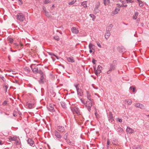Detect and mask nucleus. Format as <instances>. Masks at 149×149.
I'll return each mask as SVG.
<instances>
[{
    "label": "nucleus",
    "instance_id": "38",
    "mask_svg": "<svg viewBox=\"0 0 149 149\" xmlns=\"http://www.w3.org/2000/svg\"><path fill=\"white\" fill-rule=\"evenodd\" d=\"M68 135V133H66L65 134V136H64V139L65 140H66L67 139Z\"/></svg>",
    "mask_w": 149,
    "mask_h": 149
},
{
    "label": "nucleus",
    "instance_id": "26",
    "mask_svg": "<svg viewBox=\"0 0 149 149\" xmlns=\"http://www.w3.org/2000/svg\"><path fill=\"white\" fill-rule=\"evenodd\" d=\"M138 15V12H136L134 14L133 16V19H136L137 18V17Z\"/></svg>",
    "mask_w": 149,
    "mask_h": 149
},
{
    "label": "nucleus",
    "instance_id": "57",
    "mask_svg": "<svg viewBox=\"0 0 149 149\" xmlns=\"http://www.w3.org/2000/svg\"><path fill=\"white\" fill-rule=\"evenodd\" d=\"M13 116H17V114L16 112L14 113H13Z\"/></svg>",
    "mask_w": 149,
    "mask_h": 149
},
{
    "label": "nucleus",
    "instance_id": "56",
    "mask_svg": "<svg viewBox=\"0 0 149 149\" xmlns=\"http://www.w3.org/2000/svg\"><path fill=\"white\" fill-rule=\"evenodd\" d=\"M140 21V18H138L136 20L137 22V24L138 25V22H139Z\"/></svg>",
    "mask_w": 149,
    "mask_h": 149
},
{
    "label": "nucleus",
    "instance_id": "33",
    "mask_svg": "<svg viewBox=\"0 0 149 149\" xmlns=\"http://www.w3.org/2000/svg\"><path fill=\"white\" fill-rule=\"evenodd\" d=\"M24 69H25V70L27 72H30V70L29 68L27 67H25Z\"/></svg>",
    "mask_w": 149,
    "mask_h": 149
},
{
    "label": "nucleus",
    "instance_id": "42",
    "mask_svg": "<svg viewBox=\"0 0 149 149\" xmlns=\"http://www.w3.org/2000/svg\"><path fill=\"white\" fill-rule=\"evenodd\" d=\"M9 40L11 43H12L13 42V38H9Z\"/></svg>",
    "mask_w": 149,
    "mask_h": 149
},
{
    "label": "nucleus",
    "instance_id": "23",
    "mask_svg": "<svg viewBox=\"0 0 149 149\" xmlns=\"http://www.w3.org/2000/svg\"><path fill=\"white\" fill-rule=\"evenodd\" d=\"M110 36V31H107V32L105 33V38L107 40Z\"/></svg>",
    "mask_w": 149,
    "mask_h": 149
},
{
    "label": "nucleus",
    "instance_id": "48",
    "mask_svg": "<svg viewBox=\"0 0 149 149\" xmlns=\"http://www.w3.org/2000/svg\"><path fill=\"white\" fill-rule=\"evenodd\" d=\"M77 93L78 95H79L80 96H82V93H81L80 92H79V91L77 92Z\"/></svg>",
    "mask_w": 149,
    "mask_h": 149
},
{
    "label": "nucleus",
    "instance_id": "18",
    "mask_svg": "<svg viewBox=\"0 0 149 149\" xmlns=\"http://www.w3.org/2000/svg\"><path fill=\"white\" fill-rule=\"evenodd\" d=\"M108 117L109 118V120L110 121L112 122L113 120V118L111 112H109Z\"/></svg>",
    "mask_w": 149,
    "mask_h": 149
},
{
    "label": "nucleus",
    "instance_id": "7",
    "mask_svg": "<svg viewBox=\"0 0 149 149\" xmlns=\"http://www.w3.org/2000/svg\"><path fill=\"white\" fill-rule=\"evenodd\" d=\"M27 142L31 146L33 147L35 146L34 141L31 138H29L27 140Z\"/></svg>",
    "mask_w": 149,
    "mask_h": 149
},
{
    "label": "nucleus",
    "instance_id": "16",
    "mask_svg": "<svg viewBox=\"0 0 149 149\" xmlns=\"http://www.w3.org/2000/svg\"><path fill=\"white\" fill-rule=\"evenodd\" d=\"M126 132L127 133L132 134L134 132V130L129 127H127L126 129Z\"/></svg>",
    "mask_w": 149,
    "mask_h": 149
},
{
    "label": "nucleus",
    "instance_id": "15",
    "mask_svg": "<svg viewBox=\"0 0 149 149\" xmlns=\"http://www.w3.org/2000/svg\"><path fill=\"white\" fill-rule=\"evenodd\" d=\"M134 1H122V4L120 6V7L121 6H124V7H127V5L126 4H124V3H125L126 2H127V3H132Z\"/></svg>",
    "mask_w": 149,
    "mask_h": 149
},
{
    "label": "nucleus",
    "instance_id": "1",
    "mask_svg": "<svg viewBox=\"0 0 149 149\" xmlns=\"http://www.w3.org/2000/svg\"><path fill=\"white\" fill-rule=\"evenodd\" d=\"M117 64V62L116 61H113L112 63L110 64V66L109 68V70L107 72L108 74H110L111 72L115 70Z\"/></svg>",
    "mask_w": 149,
    "mask_h": 149
},
{
    "label": "nucleus",
    "instance_id": "58",
    "mask_svg": "<svg viewBox=\"0 0 149 149\" xmlns=\"http://www.w3.org/2000/svg\"><path fill=\"white\" fill-rule=\"evenodd\" d=\"M76 89L77 92L79 91V90L81 91V89L79 88V87L78 88H76Z\"/></svg>",
    "mask_w": 149,
    "mask_h": 149
},
{
    "label": "nucleus",
    "instance_id": "55",
    "mask_svg": "<svg viewBox=\"0 0 149 149\" xmlns=\"http://www.w3.org/2000/svg\"><path fill=\"white\" fill-rule=\"evenodd\" d=\"M14 47H18L19 46V45L17 44V43H14Z\"/></svg>",
    "mask_w": 149,
    "mask_h": 149
},
{
    "label": "nucleus",
    "instance_id": "13",
    "mask_svg": "<svg viewBox=\"0 0 149 149\" xmlns=\"http://www.w3.org/2000/svg\"><path fill=\"white\" fill-rule=\"evenodd\" d=\"M54 107V105L53 104H50L49 105L48 108L50 111L54 112L55 111Z\"/></svg>",
    "mask_w": 149,
    "mask_h": 149
},
{
    "label": "nucleus",
    "instance_id": "6",
    "mask_svg": "<svg viewBox=\"0 0 149 149\" xmlns=\"http://www.w3.org/2000/svg\"><path fill=\"white\" fill-rule=\"evenodd\" d=\"M71 111L74 114L76 113L78 115H79L80 114L79 109L77 107H74L72 108Z\"/></svg>",
    "mask_w": 149,
    "mask_h": 149
},
{
    "label": "nucleus",
    "instance_id": "27",
    "mask_svg": "<svg viewBox=\"0 0 149 149\" xmlns=\"http://www.w3.org/2000/svg\"><path fill=\"white\" fill-rule=\"evenodd\" d=\"M61 106L63 108H65L66 107V104H65V102H61Z\"/></svg>",
    "mask_w": 149,
    "mask_h": 149
},
{
    "label": "nucleus",
    "instance_id": "39",
    "mask_svg": "<svg viewBox=\"0 0 149 149\" xmlns=\"http://www.w3.org/2000/svg\"><path fill=\"white\" fill-rule=\"evenodd\" d=\"M54 38L55 40L57 41H58L60 39L59 37L57 36H55L54 37Z\"/></svg>",
    "mask_w": 149,
    "mask_h": 149
},
{
    "label": "nucleus",
    "instance_id": "28",
    "mask_svg": "<svg viewBox=\"0 0 149 149\" xmlns=\"http://www.w3.org/2000/svg\"><path fill=\"white\" fill-rule=\"evenodd\" d=\"M103 3L104 5L106 6L108 5L109 3V1H103Z\"/></svg>",
    "mask_w": 149,
    "mask_h": 149
},
{
    "label": "nucleus",
    "instance_id": "59",
    "mask_svg": "<svg viewBox=\"0 0 149 149\" xmlns=\"http://www.w3.org/2000/svg\"><path fill=\"white\" fill-rule=\"evenodd\" d=\"M3 144V141L0 140V145H2Z\"/></svg>",
    "mask_w": 149,
    "mask_h": 149
},
{
    "label": "nucleus",
    "instance_id": "20",
    "mask_svg": "<svg viewBox=\"0 0 149 149\" xmlns=\"http://www.w3.org/2000/svg\"><path fill=\"white\" fill-rule=\"evenodd\" d=\"M67 60L68 62L70 63H73L75 61L73 58L72 57L68 58Z\"/></svg>",
    "mask_w": 149,
    "mask_h": 149
},
{
    "label": "nucleus",
    "instance_id": "3",
    "mask_svg": "<svg viewBox=\"0 0 149 149\" xmlns=\"http://www.w3.org/2000/svg\"><path fill=\"white\" fill-rule=\"evenodd\" d=\"M102 69V67L100 65H98L97 70H96L95 67H94L95 74L97 76H98L100 73L101 72Z\"/></svg>",
    "mask_w": 149,
    "mask_h": 149
},
{
    "label": "nucleus",
    "instance_id": "41",
    "mask_svg": "<svg viewBox=\"0 0 149 149\" xmlns=\"http://www.w3.org/2000/svg\"><path fill=\"white\" fill-rule=\"evenodd\" d=\"M47 53H48V54L50 55V56H55V54H54L53 53H52V52H47Z\"/></svg>",
    "mask_w": 149,
    "mask_h": 149
},
{
    "label": "nucleus",
    "instance_id": "52",
    "mask_svg": "<svg viewBox=\"0 0 149 149\" xmlns=\"http://www.w3.org/2000/svg\"><path fill=\"white\" fill-rule=\"evenodd\" d=\"M23 1H18V3L19 5H22L23 3Z\"/></svg>",
    "mask_w": 149,
    "mask_h": 149
},
{
    "label": "nucleus",
    "instance_id": "9",
    "mask_svg": "<svg viewBox=\"0 0 149 149\" xmlns=\"http://www.w3.org/2000/svg\"><path fill=\"white\" fill-rule=\"evenodd\" d=\"M120 8H116L115 10L113 11H112L111 13V15L112 16H113L114 15L117 14L119 11H120Z\"/></svg>",
    "mask_w": 149,
    "mask_h": 149
},
{
    "label": "nucleus",
    "instance_id": "30",
    "mask_svg": "<svg viewBox=\"0 0 149 149\" xmlns=\"http://www.w3.org/2000/svg\"><path fill=\"white\" fill-rule=\"evenodd\" d=\"M81 5L85 8H86L87 7L86 5V1H84L82 3Z\"/></svg>",
    "mask_w": 149,
    "mask_h": 149
},
{
    "label": "nucleus",
    "instance_id": "54",
    "mask_svg": "<svg viewBox=\"0 0 149 149\" xmlns=\"http://www.w3.org/2000/svg\"><path fill=\"white\" fill-rule=\"evenodd\" d=\"M96 61V60H95L94 59H93L92 61V62L93 64H95V62Z\"/></svg>",
    "mask_w": 149,
    "mask_h": 149
},
{
    "label": "nucleus",
    "instance_id": "61",
    "mask_svg": "<svg viewBox=\"0 0 149 149\" xmlns=\"http://www.w3.org/2000/svg\"><path fill=\"white\" fill-rule=\"evenodd\" d=\"M117 127H118V126H114V128L116 130V131L117 129Z\"/></svg>",
    "mask_w": 149,
    "mask_h": 149
},
{
    "label": "nucleus",
    "instance_id": "14",
    "mask_svg": "<svg viewBox=\"0 0 149 149\" xmlns=\"http://www.w3.org/2000/svg\"><path fill=\"white\" fill-rule=\"evenodd\" d=\"M135 106L137 108L141 109H144L145 108L144 105L139 103H136L135 104Z\"/></svg>",
    "mask_w": 149,
    "mask_h": 149
},
{
    "label": "nucleus",
    "instance_id": "36",
    "mask_svg": "<svg viewBox=\"0 0 149 149\" xmlns=\"http://www.w3.org/2000/svg\"><path fill=\"white\" fill-rule=\"evenodd\" d=\"M76 1H72L69 2L68 4L69 5H72L74 4L75 2Z\"/></svg>",
    "mask_w": 149,
    "mask_h": 149
},
{
    "label": "nucleus",
    "instance_id": "63",
    "mask_svg": "<svg viewBox=\"0 0 149 149\" xmlns=\"http://www.w3.org/2000/svg\"><path fill=\"white\" fill-rule=\"evenodd\" d=\"M54 56L56 57L57 59H58L59 58L58 56H57L56 55H55V56Z\"/></svg>",
    "mask_w": 149,
    "mask_h": 149
},
{
    "label": "nucleus",
    "instance_id": "25",
    "mask_svg": "<svg viewBox=\"0 0 149 149\" xmlns=\"http://www.w3.org/2000/svg\"><path fill=\"white\" fill-rule=\"evenodd\" d=\"M86 93L87 94V98H88V100H92L91 99V95L90 94H89L88 91H87Z\"/></svg>",
    "mask_w": 149,
    "mask_h": 149
},
{
    "label": "nucleus",
    "instance_id": "49",
    "mask_svg": "<svg viewBox=\"0 0 149 149\" xmlns=\"http://www.w3.org/2000/svg\"><path fill=\"white\" fill-rule=\"evenodd\" d=\"M97 46L100 48H101V45H100V43L99 42H97Z\"/></svg>",
    "mask_w": 149,
    "mask_h": 149
},
{
    "label": "nucleus",
    "instance_id": "43",
    "mask_svg": "<svg viewBox=\"0 0 149 149\" xmlns=\"http://www.w3.org/2000/svg\"><path fill=\"white\" fill-rule=\"evenodd\" d=\"M8 103L7 101L6 100L4 101L3 103V104L4 105H6Z\"/></svg>",
    "mask_w": 149,
    "mask_h": 149
},
{
    "label": "nucleus",
    "instance_id": "10",
    "mask_svg": "<svg viewBox=\"0 0 149 149\" xmlns=\"http://www.w3.org/2000/svg\"><path fill=\"white\" fill-rule=\"evenodd\" d=\"M54 133L55 136L58 140L60 139L62 137L60 133L57 130H55Z\"/></svg>",
    "mask_w": 149,
    "mask_h": 149
},
{
    "label": "nucleus",
    "instance_id": "51",
    "mask_svg": "<svg viewBox=\"0 0 149 149\" xmlns=\"http://www.w3.org/2000/svg\"><path fill=\"white\" fill-rule=\"evenodd\" d=\"M90 16L91 17L93 18L94 17L95 18V16H94V15L93 14H90Z\"/></svg>",
    "mask_w": 149,
    "mask_h": 149
},
{
    "label": "nucleus",
    "instance_id": "44",
    "mask_svg": "<svg viewBox=\"0 0 149 149\" xmlns=\"http://www.w3.org/2000/svg\"><path fill=\"white\" fill-rule=\"evenodd\" d=\"M79 84H74V86L75 87V88H78L79 86Z\"/></svg>",
    "mask_w": 149,
    "mask_h": 149
},
{
    "label": "nucleus",
    "instance_id": "11",
    "mask_svg": "<svg viewBox=\"0 0 149 149\" xmlns=\"http://www.w3.org/2000/svg\"><path fill=\"white\" fill-rule=\"evenodd\" d=\"M45 81V75H42L41 76L40 79L39 81V82L40 84H43Z\"/></svg>",
    "mask_w": 149,
    "mask_h": 149
},
{
    "label": "nucleus",
    "instance_id": "8",
    "mask_svg": "<svg viewBox=\"0 0 149 149\" xmlns=\"http://www.w3.org/2000/svg\"><path fill=\"white\" fill-rule=\"evenodd\" d=\"M57 130L58 132L61 133H63L65 132V128L62 126H58L57 127Z\"/></svg>",
    "mask_w": 149,
    "mask_h": 149
},
{
    "label": "nucleus",
    "instance_id": "62",
    "mask_svg": "<svg viewBox=\"0 0 149 149\" xmlns=\"http://www.w3.org/2000/svg\"><path fill=\"white\" fill-rule=\"evenodd\" d=\"M109 140H107V145H109Z\"/></svg>",
    "mask_w": 149,
    "mask_h": 149
},
{
    "label": "nucleus",
    "instance_id": "31",
    "mask_svg": "<svg viewBox=\"0 0 149 149\" xmlns=\"http://www.w3.org/2000/svg\"><path fill=\"white\" fill-rule=\"evenodd\" d=\"M94 46V45L91 43L89 44V48L90 49H93V47Z\"/></svg>",
    "mask_w": 149,
    "mask_h": 149
},
{
    "label": "nucleus",
    "instance_id": "2",
    "mask_svg": "<svg viewBox=\"0 0 149 149\" xmlns=\"http://www.w3.org/2000/svg\"><path fill=\"white\" fill-rule=\"evenodd\" d=\"M16 18L17 20L22 22L25 19L24 15L21 13H18L16 15Z\"/></svg>",
    "mask_w": 149,
    "mask_h": 149
},
{
    "label": "nucleus",
    "instance_id": "5",
    "mask_svg": "<svg viewBox=\"0 0 149 149\" xmlns=\"http://www.w3.org/2000/svg\"><path fill=\"white\" fill-rule=\"evenodd\" d=\"M30 67L32 71L35 73H38V68L35 64H32L30 66Z\"/></svg>",
    "mask_w": 149,
    "mask_h": 149
},
{
    "label": "nucleus",
    "instance_id": "19",
    "mask_svg": "<svg viewBox=\"0 0 149 149\" xmlns=\"http://www.w3.org/2000/svg\"><path fill=\"white\" fill-rule=\"evenodd\" d=\"M100 6V3L97 2L95 5V6L94 8V10L96 12H98V10H97L98 8Z\"/></svg>",
    "mask_w": 149,
    "mask_h": 149
},
{
    "label": "nucleus",
    "instance_id": "53",
    "mask_svg": "<svg viewBox=\"0 0 149 149\" xmlns=\"http://www.w3.org/2000/svg\"><path fill=\"white\" fill-rule=\"evenodd\" d=\"M50 1H45L44 2V3L45 4H47L49 3Z\"/></svg>",
    "mask_w": 149,
    "mask_h": 149
},
{
    "label": "nucleus",
    "instance_id": "12",
    "mask_svg": "<svg viewBox=\"0 0 149 149\" xmlns=\"http://www.w3.org/2000/svg\"><path fill=\"white\" fill-rule=\"evenodd\" d=\"M72 33L74 34H77L79 32V30L78 28L75 27H72L71 29Z\"/></svg>",
    "mask_w": 149,
    "mask_h": 149
},
{
    "label": "nucleus",
    "instance_id": "4",
    "mask_svg": "<svg viewBox=\"0 0 149 149\" xmlns=\"http://www.w3.org/2000/svg\"><path fill=\"white\" fill-rule=\"evenodd\" d=\"M86 106L88 108V109L89 112H90L91 110V108L92 106V100H88L86 102Z\"/></svg>",
    "mask_w": 149,
    "mask_h": 149
},
{
    "label": "nucleus",
    "instance_id": "24",
    "mask_svg": "<svg viewBox=\"0 0 149 149\" xmlns=\"http://www.w3.org/2000/svg\"><path fill=\"white\" fill-rule=\"evenodd\" d=\"M27 105L28 108L29 109H31L33 107L34 104L32 103H27Z\"/></svg>",
    "mask_w": 149,
    "mask_h": 149
},
{
    "label": "nucleus",
    "instance_id": "47",
    "mask_svg": "<svg viewBox=\"0 0 149 149\" xmlns=\"http://www.w3.org/2000/svg\"><path fill=\"white\" fill-rule=\"evenodd\" d=\"M95 114L97 118H98L99 117V114L97 113L96 111V112L95 113Z\"/></svg>",
    "mask_w": 149,
    "mask_h": 149
},
{
    "label": "nucleus",
    "instance_id": "21",
    "mask_svg": "<svg viewBox=\"0 0 149 149\" xmlns=\"http://www.w3.org/2000/svg\"><path fill=\"white\" fill-rule=\"evenodd\" d=\"M113 25L112 24H110L107 27L106 31H110L112 29Z\"/></svg>",
    "mask_w": 149,
    "mask_h": 149
},
{
    "label": "nucleus",
    "instance_id": "46",
    "mask_svg": "<svg viewBox=\"0 0 149 149\" xmlns=\"http://www.w3.org/2000/svg\"><path fill=\"white\" fill-rule=\"evenodd\" d=\"M39 73L41 75H44L43 72L41 70H39Z\"/></svg>",
    "mask_w": 149,
    "mask_h": 149
},
{
    "label": "nucleus",
    "instance_id": "50",
    "mask_svg": "<svg viewBox=\"0 0 149 149\" xmlns=\"http://www.w3.org/2000/svg\"><path fill=\"white\" fill-rule=\"evenodd\" d=\"M117 120L119 122L121 123L122 122V120L121 119L118 118H117Z\"/></svg>",
    "mask_w": 149,
    "mask_h": 149
},
{
    "label": "nucleus",
    "instance_id": "32",
    "mask_svg": "<svg viewBox=\"0 0 149 149\" xmlns=\"http://www.w3.org/2000/svg\"><path fill=\"white\" fill-rule=\"evenodd\" d=\"M118 142V140L116 139H113L112 141V143L114 145H117V144L116 143H117Z\"/></svg>",
    "mask_w": 149,
    "mask_h": 149
},
{
    "label": "nucleus",
    "instance_id": "60",
    "mask_svg": "<svg viewBox=\"0 0 149 149\" xmlns=\"http://www.w3.org/2000/svg\"><path fill=\"white\" fill-rule=\"evenodd\" d=\"M10 51L12 52H16L17 51V50H15V51L11 49V48H10Z\"/></svg>",
    "mask_w": 149,
    "mask_h": 149
},
{
    "label": "nucleus",
    "instance_id": "29",
    "mask_svg": "<svg viewBox=\"0 0 149 149\" xmlns=\"http://www.w3.org/2000/svg\"><path fill=\"white\" fill-rule=\"evenodd\" d=\"M125 101L127 102L128 104L130 105L132 104V101L130 99L125 100Z\"/></svg>",
    "mask_w": 149,
    "mask_h": 149
},
{
    "label": "nucleus",
    "instance_id": "40",
    "mask_svg": "<svg viewBox=\"0 0 149 149\" xmlns=\"http://www.w3.org/2000/svg\"><path fill=\"white\" fill-rule=\"evenodd\" d=\"M0 78L3 81H5L6 80L4 78L3 76H2V75H0Z\"/></svg>",
    "mask_w": 149,
    "mask_h": 149
},
{
    "label": "nucleus",
    "instance_id": "35",
    "mask_svg": "<svg viewBox=\"0 0 149 149\" xmlns=\"http://www.w3.org/2000/svg\"><path fill=\"white\" fill-rule=\"evenodd\" d=\"M139 1V5L140 6H143V3L141 1Z\"/></svg>",
    "mask_w": 149,
    "mask_h": 149
},
{
    "label": "nucleus",
    "instance_id": "45",
    "mask_svg": "<svg viewBox=\"0 0 149 149\" xmlns=\"http://www.w3.org/2000/svg\"><path fill=\"white\" fill-rule=\"evenodd\" d=\"M67 143L69 144V145H71V142L68 139L66 140Z\"/></svg>",
    "mask_w": 149,
    "mask_h": 149
},
{
    "label": "nucleus",
    "instance_id": "37",
    "mask_svg": "<svg viewBox=\"0 0 149 149\" xmlns=\"http://www.w3.org/2000/svg\"><path fill=\"white\" fill-rule=\"evenodd\" d=\"M130 90L132 91L134 93L135 91V88L132 87H130Z\"/></svg>",
    "mask_w": 149,
    "mask_h": 149
},
{
    "label": "nucleus",
    "instance_id": "34",
    "mask_svg": "<svg viewBox=\"0 0 149 149\" xmlns=\"http://www.w3.org/2000/svg\"><path fill=\"white\" fill-rule=\"evenodd\" d=\"M45 15L48 17H49L50 16V15L48 12H47L46 10H45Z\"/></svg>",
    "mask_w": 149,
    "mask_h": 149
},
{
    "label": "nucleus",
    "instance_id": "17",
    "mask_svg": "<svg viewBox=\"0 0 149 149\" xmlns=\"http://www.w3.org/2000/svg\"><path fill=\"white\" fill-rule=\"evenodd\" d=\"M10 141H16L17 139V137L16 136H13L12 137L11 136H9L8 138Z\"/></svg>",
    "mask_w": 149,
    "mask_h": 149
},
{
    "label": "nucleus",
    "instance_id": "64",
    "mask_svg": "<svg viewBox=\"0 0 149 149\" xmlns=\"http://www.w3.org/2000/svg\"><path fill=\"white\" fill-rule=\"evenodd\" d=\"M92 49H90L89 50V52L90 53H91L92 52Z\"/></svg>",
    "mask_w": 149,
    "mask_h": 149
},
{
    "label": "nucleus",
    "instance_id": "22",
    "mask_svg": "<svg viewBox=\"0 0 149 149\" xmlns=\"http://www.w3.org/2000/svg\"><path fill=\"white\" fill-rule=\"evenodd\" d=\"M117 127V132L119 133H122L123 132V128H122L119 126L118 127Z\"/></svg>",
    "mask_w": 149,
    "mask_h": 149
}]
</instances>
